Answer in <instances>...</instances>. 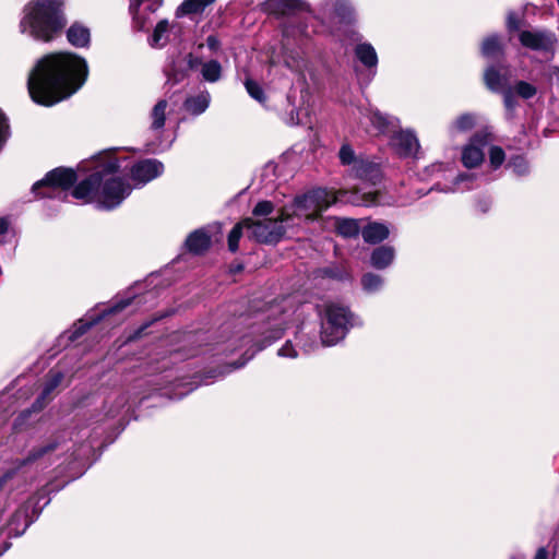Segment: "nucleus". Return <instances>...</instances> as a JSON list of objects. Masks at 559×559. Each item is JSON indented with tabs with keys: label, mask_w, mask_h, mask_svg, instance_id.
<instances>
[{
	"label": "nucleus",
	"mask_w": 559,
	"mask_h": 559,
	"mask_svg": "<svg viewBox=\"0 0 559 559\" xmlns=\"http://www.w3.org/2000/svg\"><path fill=\"white\" fill-rule=\"evenodd\" d=\"M87 75L84 58L72 52L48 53L29 72L28 93L36 104L50 107L76 93Z\"/></svg>",
	"instance_id": "obj_1"
},
{
	"label": "nucleus",
	"mask_w": 559,
	"mask_h": 559,
	"mask_svg": "<svg viewBox=\"0 0 559 559\" xmlns=\"http://www.w3.org/2000/svg\"><path fill=\"white\" fill-rule=\"evenodd\" d=\"M119 160L112 154H105L96 170L73 190L72 195L84 203H95L99 209L114 210L131 193V185L117 176Z\"/></svg>",
	"instance_id": "obj_2"
},
{
	"label": "nucleus",
	"mask_w": 559,
	"mask_h": 559,
	"mask_svg": "<svg viewBox=\"0 0 559 559\" xmlns=\"http://www.w3.org/2000/svg\"><path fill=\"white\" fill-rule=\"evenodd\" d=\"M67 23L64 0H29L22 8L17 28L22 36L48 44L60 36Z\"/></svg>",
	"instance_id": "obj_3"
},
{
	"label": "nucleus",
	"mask_w": 559,
	"mask_h": 559,
	"mask_svg": "<svg viewBox=\"0 0 559 559\" xmlns=\"http://www.w3.org/2000/svg\"><path fill=\"white\" fill-rule=\"evenodd\" d=\"M345 192L337 193L326 189H314L301 195L295 197L290 204L281 209L282 221H288L294 225L295 218L313 221L317 219L323 211L336 203Z\"/></svg>",
	"instance_id": "obj_4"
},
{
	"label": "nucleus",
	"mask_w": 559,
	"mask_h": 559,
	"mask_svg": "<svg viewBox=\"0 0 559 559\" xmlns=\"http://www.w3.org/2000/svg\"><path fill=\"white\" fill-rule=\"evenodd\" d=\"M359 319L346 307L336 302L324 306L321 312V341L333 346L344 340L348 331L360 325Z\"/></svg>",
	"instance_id": "obj_5"
},
{
	"label": "nucleus",
	"mask_w": 559,
	"mask_h": 559,
	"mask_svg": "<svg viewBox=\"0 0 559 559\" xmlns=\"http://www.w3.org/2000/svg\"><path fill=\"white\" fill-rule=\"evenodd\" d=\"M248 237L258 242L275 243L285 235L286 227L293 226L288 221H282L281 212L275 218H247Z\"/></svg>",
	"instance_id": "obj_6"
},
{
	"label": "nucleus",
	"mask_w": 559,
	"mask_h": 559,
	"mask_svg": "<svg viewBox=\"0 0 559 559\" xmlns=\"http://www.w3.org/2000/svg\"><path fill=\"white\" fill-rule=\"evenodd\" d=\"M76 181V175L70 168H56L49 171L41 180L36 181L32 191L38 197L52 198L63 192Z\"/></svg>",
	"instance_id": "obj_7"
},
{
	"label": "nucleus",
	"mask_w": 559,
	"mask_h": 559,
	"mask_svg": "<svg viewBox=\"0 0 559 559\" xmlns=\"http://www.w3.org/2000/svg\"><path fill=\"white\" fill-rule=\"evenodd\" d=\"M338 158L343 166H349L350 171L358 178L374 180L379 176L376 164L357 156L352 145L344 143L338 151Z\"/></svg>",
	"instance_id": "obj_8"
},
{
	"label": "nucleus",
	"mask_w": 559,
	"mask_h": 559,
	"mask_svg": "<svg viewBox=\"0 0 559 559\" xmlns=\"http://www.w3.org/2000/svg\"><path fill=\"white\" fill-rule=\"evenodd\" d=\"M359 123L366 132L372 135H380L395 132L400 126V120L395 117L383 115L378 109L368 108L361 110Z\"/></svg>",
	"instance_id": "obj_9"
},
{
	"label": "nucleus",
	"mask_w": 559,
	"mask_h": 559,
	"mask_svg": "<svg viewBox=\"0 0 559 559\" xmlns=\"http://www.w3.org/2000/svg\"><path fill=\"white\" fill-rule=\"evenodd\" d=\"M491 141V134L487 130L476 132L462 147L461 162L465 168L479 167L485 159L484 147Z\"/></svg>",
	"instance_id": "obj_10"
},
{
	"label": "nucleus",
	"mask_w": 559,
	"mask_h": 559,
	"mask_svg": "<svg viewBox=\"0 0 559 559\" xmlns=\"http://www.w3.org/2000/svg\"><path fill=\"white\" fill-rule=\"evenodd\" d=\"M520 44L534 51L554 55L557 46L556 35L546 29H524L518 35Z\"/></svg>",
	"instance_id": "obj_11"
},
{
	"label": "nucleus",
	"mask_w": 559,
	"mask_h": 559,
	"mask_svg": "<svg viewBox=\"0 0 559 559\" xmlns=\"http://www.w3.org/2000/svg\"><path fill=\"white\" fill-rule=\"evenodd\" d=\"M314 17L321 22H345L355 17V9L350 0H321Z\"/></svg>",
	"instance_id": "obj_12"
},
{
	"label": "nucleus",
	"mask_w": 559,
	"mask_h": 559,
	"mask_svg": "<svg viewBox=\"0 0 559 559\" xmlns=\"http://www.w3.org/2000/svg\"><path fill=\"white\" fill-rule=\"evenodd\" d=\"M164 173V165L155 158L143 159L135 163L130 169L131 178L136 186H143L159 177Z\"/></svg>",
	"instance_id": "obj_13"
},
{
	"label": "nucleus",
	"mask_w": 559,
	"mask_h": 559,
	"mask_svg": "<svg viewBox=\"0 0 559 559\" xmlns=\"http://www.w3.org/2000/svg\"><path fill=\"white\" fill-rule=\"evenodd\" d=\"M264 10L276 15H286L297 11L311 12V7L304 0H266Z\"/></svg>",
	"instance_id": "obj_14"
},
{
	"label": "nucleus",
	"mask_w": 559,
	"mask_h": 559,
	"mask_svg": "<svg viewBox=\"0 0 559 559\" xmlns=\"http://www.w3.org/2000/svg\"><path fill=\"white\" fill-rule=\"evenodd\" d=\"M393 143L402 156H416L420 148L416 134L409 129L395 132Z\"/></svg>",
	"instance_id": "obj_15"
},
{
	"label": "nucleus",
	"mask_w": 559,
	"mask_h": 559,
	"mask_svg": "<svg viewBox=\"0 0 559 559\" xmlns=\"http://www.w3.org/2000/svg\"><path fill=\"white\" fill-rule=\"evenodd\" d=\"M269 311L270 314L267 316L266 326L263 330V334L266 335L259 349L280 338L284 332V320L277 317V314L281 312V308L278 306H272Z\"/></svg>",
	"instance_id": "obj_16"
},
{
	"label": "nucleus",
	"mask_w": 559,
	"mask_h": 559,
	"mask_svg": "<svg viewBox=\"0 0 559 559\" xmlns=\"http://www.w3.org/2000/svg\"><path fill=\"white\" fill-rule=\"evenodd\" d=\"M67 39L76 48L88 47L91 43L90 28L81 22H74L67 29Z\"/></svg>",
	"instance_id": "obj_17"
},
{
	"label": "nucleus",
	"mask_w": 559,
	"mask_h": 559,
	"mask_svg": "<svg viewBox=\"0 0 559 559\" xmlns=\"http://www.w3.org/2000/svg\"><path fill=\"white\" fill-rule=\"evenodd\" d=\"M537 86L527 81L519 80L514 82L512 87L504 94V103L507 107H511V97L518 96L522 99H531L536 96L537 94Z\"/></svg>",
	"instance_id": "obj_18"
},
{
	"label": "nucleus",
	"mask_w": 559,
	"mask_h": 559,
	"mask_svg": "<svg viewBox=\"0 0 559 559\" xmlns=\"http://www.w3.org/2000/svg\"><path fill=\"white\" fill-rule=\"evenodd\" d=\"M162 3V0H132L130 10L133 14L135 26L139 29H144L146 26L145 17L142 13L141 5L145 4L143 10L154 12Z\"/></svg>",
	"instance_id": "obj_19"
},
{
	"label": "nucleus",
	"mask_w": 559,
	"mask_h": 559,
	"mask_svg": "<svg viewBox=\"0 0 559 559\" xmlns=\"http://www.w3.org/2000/svg\"><path fill=\"white\" fill-rule=\"evenodd\" d=\"M395 259V249L391 246L377 247L370 255V264L377 270H384L392 265Z\"/></svg>",
	"instance_id": "obj_20"
},
{
	"label": "nucleus",
	"mask_w": 559,
	"mask_h": 559,
	"mask_svg": "<svg viewBox=\"0 0 559 559\" xmlns=\"http://www.w3.org/2000/svg\"><path fill=\"white\" fill-rule=\"evenodd\" d=\"M390 235L389 227L382 223H368L361 228V236L368 243H379L385 240Z\"/></svg>",
	"instance_id": "obj_21"
},
{
	"label": "nucleus",
	"mask_w": 559,
	"mask_h": 559,
	"mask_svg": "<svg viewBox=\"0 0 559 559\" xmlns=\"http://www.w3.org/2000/svg\"><path fill=\"white\" fill-rule=\"evenodd\" d=\"M211 95L209 92H201L195 96L188 97L185 100V108L193 116L203 114L210 106Z\"/></svg>",
	"instance_id": "obj_22"
},
{
	"label": "nucleus",
	"mask_w": 559,
	"mask_h": 559,
	"mask_svg": "<svg viewBox=\"0 0 559 559\" xmlns=\"http://www.w3.org/2000/svg\"><path fill=\"white\" fill-rule=\"evenodd\" d=\"M216 0H185L176 10V16L200 14Z\"/></svg>",
	"instance_id": "obj_23"
},
{
	"label": "nucleus",
	"mask_w": 559,
	"mask_h": 559,
	"mask_svg": "<svg viewBox=\"0 0 559 559\" xmlns=\"http://www.w3.org/2000/svg\"><path fill=\"white\" fill-rule=\"evenodd\" d=\"M355 56L367 68H376L378 64V55L369 43L358 44L355 47Z\"/></svg>",
	"instance_id": "obj_24"
},
{
	"label": "nucleus",
	"mask_w": 559,
	"mask_h": 559,
	"mask_svg": "<svg viewBox=\"0 0 559 559\" xmlns=\"http://www.w3.org/2000/svg\"><path fill=\"white\" fill-rule=\"evenodd\" d=\"M211 243V239L203 230H195L189 235L186 240V246L189 251L194 253H201L205 251Z\"/></svg>",
	"instance_id": "obj_25"
},
{
	"label": "nucleus",
	"mask_w": 559,
	"mask_h": 559,
	"mask_svg": "<svg viewBox=\"0 0 559 559\" xmlns=\"http://www.w3.org/2000/svg\"><path fill=\"white\" fill-rule=\"evenodd\" d=\"M63 374L60 371H50L48 374L47 382L43 389L41 395L36 401V405L38 407H43L46 403V400L49 399L50 394L53 390L62 382Z\"/></svg>",
	"instance_id": "obj_26"
},
{
	"label": "nucleus",
	"mask_w": 559,
	"mask_h": 559,
	"mask_svg": "<svg viewBox=\"0 0 559 559\" xmlns=\"http://www.w3.org/2000/svg\"><path fill=\"white\" fill-rule=\"evenodd\" d=\"M336 230L343 237H356L359 233H361V228L359 225V221L354 218H340L336 221Z\"/></svg>",
	"instance_id": "obj_27"
},
{
	"label": "nucleus",
	"mask_w": 559,
	"mask_h": 559,
	"mask_svg": "<svg viewBox=\"0 0 559 559\" xmlns=\"http://www.w3.org/2000/svg\"><path fill=\"white\" fill-rule=\"evenodd\" d=\"M484 80L487 87L493 92L501 91L507 82V79L492 66L486 69Z\"/></svg>",
	"instance_id": "obj_28"
},
{
	"label": "nucleus",
	"mask_w": 559,
	"mask_h": 559,
	"mask_svg": "<svg viewBox=\"0 0 559 559\" xmlns=\"http://www.w3.org/2000/svg\"><path fill=\"white\" fill-rule=\"evenodd\" d=\"M502 52L501 39L498 35H490L481 43V55L485 58H493Z\"/></svg>",
	"instance_id": "obj_29"
},
{
	"label": "nucleus",
	"mask_w": 559,
	"mask_h": 559,
	"mask_svg": "<svg viewBox=\"0 0 559 559\" xmlns=\"http://www.w3.org/2000/svg\"><path fill=\"white\" fill-rule=\"evenodd\" d=\"M201 74L204 81L215 83L222 76V66L216 60L203 62L201 67Z\"/></svg>",
	"instance_id": "obj_30"
},
{
	"label": "nucleus",
	"mask_w": 559,
	"mask_h": 559,
	"mask_svg": "<svg viewBox=\"0 0 559 559\" xmlns=\"http://www.w3.org/2000/svg\"><path fill=\"white\" fill-rule=\"evenodd\" d=\"M384 284L383 277L374 273H366L361 277V286L368 294H374L382 289Z\"/></svg>",
	"instance_id": "obj_31"
},
{
	"label": "nucleus",
	"mask_w": 559,
	"mask_h": 559,
	"mask_svg": "<svg viewBox=\"0 0 559 559\" xmlns=\"http://www.w3.org/2000/svg\"><path fill=\"white\" fill-rule=\"evenodd\" d=\"M476 126V116L473 114H463L459 116L451 124V131L463 133L472 130Z\"/></svg>",
	"instance_id": "obj_32"
},
{
	"label": "nucleus",
	"mask_w": 559,
	"mask_h": 559,
	"mask_svg": "<svg viewBox=\"0 0 559 559\" xmlns=\"http://www.w3.org/2000/svg\"><path fill=\"white\" fill-rule=\"evenodd\" d=\"M166 109H167V102L165 99H160L157 102V104L154 106L151 117H152V124L151 128L154 130H160L166 120Z\"/></svg>",
	"instance_id": "obj_33"
},
{
	"label": "nucleus",
	"mask_w": 559,
	"mask_h": 559,
	"mask_svg": "<svg viewBox=\"0 0 559 559\" xmlns=\"http://www.w3.org/2000/svg\"><path fill=\"white\" fill-rule=\"evenodd\" d=\"M169 31V22L167 20L159 21L153 32V35L151 37V45L153 47H160L164 46L167 41V34Z\"/></svg>",
	"instance_id": "obj_34"
},
{
	"label": "nucleus",
	"mask_w": 559,
	"mask_h": 559,
	"mask_svg": "<svg viewBox=\"0 0 559 559\" xmlns=\"http://www.w3.org/2000/svg\"><path fill=\"white\" fill-rule=\"evenodd\" d=\"M248 225L247 218L239 222L234 228L230 230L228 235V249L231 252H236L238 250L239 239L241 238L243 230L248 234Z\"/></svg>",
	"instance_id": "obj_35"
},
{
	"label": "nucleus",
	"mask_w": 559,
	"mask_h": 559,
	"mask_svg": "<svg viewBox=\"0 0 559 559\" xmlns=\"http://www.w3.org/2000/svg\"><path fill=\"white\" fill-rule=\"evenodd\" d=\"M182 61L186 64V70H180V71L174 70L175 71L174 80L176 82L181 81L182 79H185L187 76V71L188 70H194L199 66L202 67L201 59L199 57H195L193 53H187L183 57Z\"/></svg>",
	"instance_id": "obj_36"
},
{
	"label": "nucleus",
	"mask_w": 559,
	"mask_h": 559,
	"mask_svg": "<svg viewBox=\"0 0 559 559\" xmlns=\"http://www.w3.org/2000/svg\"><path fill=\"white\" fill-rule=\"evenodd\" d=\"M274 211V205L271 201H260L252 210L253 219L269 218Z\"/></svg>",
	"instance_id": "obj_37"
},
{
	"label": "nucleus",
	"mask_w": 559,
	"mask_h": 559,
	"mask_svg": "<svg viewBox=\"0 0 559 559\" xmlns=\"http://www.w3.org/2000/svg\"><path fill=\"white\" fill-rule=\"evenodd\" d=\"M506 160L504 151L497 145H492L489 148V164L490 167L496 170L498 169Z\"/></svg>",
	"instance_id": "obj_38"
},
{
	"label": "nucleus",
	"mask_w": 559,
	"mask_h": 559,
	"mask_svg": "<svg viewBox=\"0 0 559 559\" xmlns=\"http://www.w3.org/2000/svg\"><path fill=\"white\" fill-rule=\"evenodd\" d=\"M508 166L519 176H524L530 171V165L526 158L520 155L512 157Z\"/></svg>",
	"instance_id": "obj_39"
},
{
	"label": "nucleus",
	"mask_w": 559,
	"mask_h": 559,
	"mask_svg": "<svg viewBox=\"0 0 559 559\" xmlns=\"http://www.w3.org/2000/svg\"><path fill=\"white\" fill-rule=\"evenodd\" d=\"M245 86H246V90H247L248 94L253 99H255L260 104H264L265 103L264 93H263L261 86L255 81H253L251 79H247L246 82H245Z\"/></svg>",
	"instance_id": "obj_40"
},
{
	"label": "nucleus",
	"mask_w": 559,
	"mask_h": 559,
	"mask_svg": "<svg viewBox=\"0 0 559 559\" xmlns=\"http://www.w3.org/2000/svg\"><path fill=\"white\" fill-rule=\"evenodd\" d=\"M132 301H133V298L121 299L118 302H116L114 306L104 310L102 317L106 318V317L117 314V313L121 312L122 310H124L127 307H129L132 304Z\"/></svg>",
	"instance_id": "obj_41"
},
{
	"label": "nucleus",
	"mask_w": 559,
	"mask_h": 559,
	"mask_svg": "<svg viewBox=\"0 0 559 559\" xmlns=\"http://www.w3.org/2000/svg\"><path fill=\"white\" fill-rule=\"evenodd\" d=\"M477 176L475 174H460L454 181V185L460 186L462 183H466L465 189L471 190L474 188V182L476 181Z\"/></svg>",
	"instance_id": "obj_42"
},
{
	"label": "nucleus",
	"mask_w": 559,
	"mask_h": 559,
	"mask_svg": "<svg viewBox=\"0 0 559 559\" xmlns=\"http://www.w3.org/2000/svg\"><path fill=\"white\" fill-rule=\"evenodd\" d=\"M521 19L518 16L516 13L510 12L507 16V28L510 33L518 32L520 33L521 29Z\"/></svg>",
	"instance_id": "obj_43"
},
{
	"label": "nucleus",
	"mask_w": 559,
	"mask_h": 559,
	"mask_svg": "<svg viewBox=\"0 0 559 559\" xmlns=\"http://www.w3.org/2000/svg\"><path fill=\"white\" fill-rule=\"evenodd\" d=\"M492 201L489 197H478L475 201V210L481 214H486L491 209Z\"/></svg>",
	"instance_id": "obj_44"
},
{
	"label": "nucleus",
	"mask_w": 559,
	"mask_h": 559,
	"mask_svg": "<svg viewBox=\"0 0 559 559\" xmlns=\"http://www.w3.org/2000/svg\"><path fill=\"white\" fill-rule=\"evenodd\" d=\"M9 138V124L4 115L0 111V151Z\"/></svg>",
	"instance_id": "obj_45"
},
{
	"label": "nucleus",
	"mask_w": 559,
	"mask_h": 559,
	"mask_svg": "<svg viewBox=\"0 0 559 559\" xmlns=\"http://www.w3.org/2000/svg\"><path fill=\"white\" fill-rule=\"evenodd\" d=\"M278 356L285 358H296L298 356L297 350L293 346L290 341H287L280 349Z\"/></svg>",
	"instance_id": "obj_46"
},
{
	"label": "nucleus",
	"mask_w": 559,
	"mask_h": 559,
	"mask_svg": "<svg viewBox=\"0 0 559 559\" xmlns=\"http://www.w3.org/2000/svg\"><path fill=\"white\" fill-rule=\"evenodd\" d=\"M352 202L355 204H358V205L361 204V205H366V206L376 204V193H373V192L365 193L361 200L353 199Z\"/></svg>",
	"instance_id": "obj_47"
},
{
	"label": "nucleus",
	"mask_w": 559,
	"mask_h": 559,
	"mask_svg": "<svg viewBox=\"0 0 559 559\" xmlns=\"http://www.w3.org/2000/svg\"><path fill=\"white\" fill-rule=\"evenodd\" d=\"M96 321H92V322H80L76 326H75V330L73 332L74 336L78 337L80 335H82L83 333H85V331L92 325L94 324Z\"/></svg>",
	"instance_id": "obj_48"
},
{
	"label": "nucleus",
	"mask_w": 559,
	"mask_h": 559,
	"mask_svg": "<svg viewBox=\"0 0 559 559\" xmlns=\"http://www.w3.org/2000/svg\"><path fill=\"white\" fill-rule=\"evenodd\" d=\"M288 123H290V124H306L307 121L305 120L304 117H301V111L298 110L296 112V115H294V114L290 115Z\"/></svg>",
	"instance_id": "obj_49"
},
{
	"label": "nucleus",
	"mask_w": 559,
	"mask_h": 559,
	"mask_svg": "<svg viewBox=\"0 0 559 559\" xmlns=\"http://www.w3.org/2000/svg\"><path fill=\"white\" fill-rule=\"evenodd\" d=\"M206 45L211 50L216 51L219 48L221 43L216 36L211 35L206 38Z\"/></svg>",
	"instance_id": "obj_50"
},
{
	"label": "nucleus",
	"mask_w": 559,
	"mask_h": 559,
	"mask_svg": "<svg viewBox=\"0 0 559 559\" xmlns=\"http://www.w3.org/2000/svg\"><path fill=\"white\" fill-rule=\"evenodd\" d=\"M13 477V472H7L0 477V491L4 488V485Z\"/></svg>",
	"instance_id": "obj_51"
},
{
	"label": "nucleus",
	"mask_w": 559,
	"mask_h": 559,
	"mask_svg": "<svg viewBox=\"0 0 559 559\" xmlns=\"http://www.w3.org/2000/svg\"><path fill=\"white\" fill-rule=\"evenodd\" d=\"M52 449H53V447H52V445H50V447H48V448H43V449H40L39 451H37V452H35L34 454H32V455L29 456V460H36L37 457H39V456H41L44 453H46L48 450H52Z\"/></svg>",
	"instance_id": "obj_52"
},
{
	"label": "nucleus",
	"mask_w": 559,
	"mask_h": 559,
	"mask_svg": "<svg viewBox=\"0 0 559 559\" xmlns=\"http://www.w3.org/2000/svg\"><path fill=\"white\" fill-rule=\"evenodd\" d=\"M534 559H548L547 550L545 548H539L536 551Z\"/></svg>",
	"instance_id": "obj_53"
},
{
	"label": "nucleus",
	"mask_w": 559,
	"mask_h": 559,
	"mask_svg": "<svg viewBox=\"0 0 559 559\" xmlns=\"http://www.w3.org/2000/svg\"><path fill=\"white\" fill-rule=\"evenodd\" d=\"M550 76L559 84V67L554 66L550 68Z\"/></svg>",
	"instance_id": "obj_54"
},
{
	"label": "nucleus",
	"mask_w": 559,
	"mask_h": 559,
	"mask_svg": "<svg viewBox=\"0 0 559 559\" xmlns=\"http://www.w3.org/2000/svg\"><path fill=\"white\" fill-rule=\"evenodd\" d=\"M8 229V222L4 218H0V236H2Z\"/></svg>",
	"instance_id": "obj_55"
},
{
	"label": "nucleus",
	"mask_w": 559,
	"mask_h": 559,
	"mask_svg": "<svg viewBox=\"0 0 559 559\" xmlns=\"http://www.w3.org/2000/svg\"><path fill=\"white\" fill-rule=\"evenodd\" d=\"M555 556L559 559V543L555 547Z\"/></svg>",
	"instance_id": "obj_56"
},
{
	"label": "nucleus",
	"mask_w": 559,
	"mask_h": 559,
	"mask_svg": "<svg viewBox=\"0 0 559 559\" xmlns=\"http://www.w3.org/2000/svg\"><path fill=\"white\" fill-rule=\"evenodd\" d=\"M289 34H290V29H289V27H286V28L284 29V35H285V36H288Z\"/></svg>",
	"instance_id": "obj_57"
}]
</instances>
